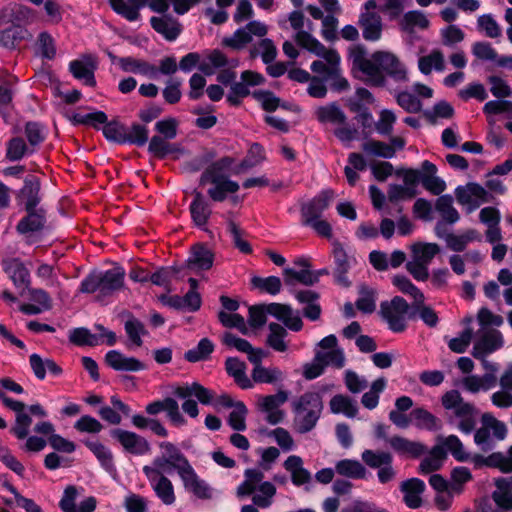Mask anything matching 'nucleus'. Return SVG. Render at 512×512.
Here are the masks:
<instances>
[{
	"mask_svg": "<svg viewBox=\"0 0 512 512\" xmlns=\"http://www.w3.org/2000/svg\"><path fill=\"white\" fill-rule=\"evenodd\" d=\"M348 58L352 63L354 74L368 84L383 86L386 81L383 73L399 82L409 80L406 65L389 50H377L367 56L362 45H353L349 48Z\"/></svg>",
	"mask_w": 512,
	"mask_h": 512,
	"instance_id": "f257e3e1",
	"label": "nucleus"
},
{
	"mask_svg": "<svg viewBox=\"0 0 512 512\" xmlns=\"http://www.w3.org/2000/svg\"><path fill=\"white\" fill-rule=\"evenodd\" d=\"M294 40L299 46L321 58L311 64L310 69L313 73L325 80L339 74L341 57L336 50L326 48L308 32H298L294 35Z\"/></svg>",
	"mask_w": 512,
	"mask_h": 512,
	"instance_id": "f03ea898",
	"label": "nucleus"
},
{
	"mask_svg": "<svg viewBox=\"0 0 512 512\" xmlns=\"http://www.w3.org/2000/svg\"><path fill=\"white\" fill-rule=\"evenodd\" d=\"M263 478V473L258 470H246L245 480L238 486L237 495L243 497L253 494L254 504L262 508L270 506L276 488L271 482L263 481Z\"/></svg>",
	"mask_w": 512,
	"mask_h": 512,
	"instance_id": "7ed1b4c3",
	"label": "nucleus"
},
{
	"mask_svg": "<svg viewBox=\"0 0 512 512\" xmlns=\"http://www.w3.org/2000/svg\"><path fill=\"white\" fill-rule=\"evenodd\" d=\"M266 314H270L282 321L285 326L293 331L302 329L303 323L298 312L289 306L272 303L268 306H255L249 308V323L253 327H260L266 321Z\"/></svg>",
	"mask_w": 512,
	"mask_h": 512,
	"instance_id": "20e7f679",
	"label": "nucleus"
},
{
	"mask_svg": "<svg viewBox=\"0 0 512 512\" xmlns=\"http://www.w3.org/2000/svg\"><path fill=\"white\" fill-rule=\"evenodd\" d=\"M322 410V401L318 393L309 392L294 403L295 429L299 433L310 431L315 425Z\"/></svg>",
	"mask_w": 512,
	"mask_h": 512,
	"instance_id": "39448f33",
	"label": "nucleus"
},
{
	"mask_svg": "<svg viewBox=\"0 0 512 512\" xmlns=\"http://www.w3.org/2000/svg\"><path fill=\"white\" fill-rule=\"evenodd\" d=\"M125 272L120 267H113L106 271H96L86 277L81 283V291L93 293L99 291L109 294L122 288Z\"/></svg>",
	"mask_w": 512,
	"mask_h": 512,
	"instance_id": "423d86ee",
	"label": "nucleus"
},
{
	"mask_svg": "<svg viewBox=\"0 0 512 512\" xmlns=\"http://www.w3.org/2000/svg\"><path fill=\"white\" fill-rule=\"evenodd\" d=\"M481 426L475 431L474 442L482 450L491 449L493 441H503L507 436V426L491 413H483Z\"/></svg>",
	"mask_w": 512,
	"mask_h": 512,
	"instance_id": "0eeeda50",
	"label": "nucleus"
},
{
	"mask_svg": "<svg viewBox=\"0 0 512 512\" xmlns=\"http://www.w3.org/2000/svg\"><path fill=\"white\" fill-rule=\"evenodd\" d=\"M376 8V0H368L359 14L358 25L363 38L369 42H377L382 38L383 22L381 16L375 11Z\"/></svg>",
	"mask_w": 512,
	"mask_h": 512,
	"instance_id": "6e6552de",
	"label": "nucleus"
},
{
	"mask_svg": "<svg viewBox=\"0 0 512 512\" xmlns=\"http://www.w3.org/2000/svg\"><path fill=\"white\" fill-rule=\"evenodd\" d=\"M160 451L161 454L154 459L150 468H155L160 472L176 470L179 474L190 465L185 456L172 443H161Z\"/></svg>",
	"mask_w": 512,
	"mask_h": 512,
	"instance_id": "1a4fd4ad",
	"label": "nucleus"
},
{
	"mask_svg": "<svg viewBox=\"0 0 512 512\" xmlns=\"http://www.w3.org/2000/svg\"><path fill=\"white\" fill-rule=\"evenodd\" d=\"M174 394L179 398L186 399V401L182 404V409L186 414L193 418L198 416V406L195 401L187 398L194 396L202 404H210L213 398L212 392L210 390L196 382L177 387L174 390Z\"/></svg>",
	"mask_w": 512,
	"mask_h": 512,
	"instance_id": "9d476101",
	"label": "nucleus"
},
{
	"mask_svg": "<svg viewBox=\"0 0 512 512\" xmlns=\"http://www.w3.org/2000/svg\"><path fill=\"white\" fill-rule=\"evenodd\" d=\"M268 33V27L264 22L254 20L249 22L245 27L237 29L233 35L224 37L222 45L233 50H241L249 44L253 36L264 37Z\"/></svg>",
	"mask_w": 512,
	"mask_h": 512,
	"instance_id": "9b49d317",
	"label": "nucleus"
},
{
	"mask_svg": "<svg viewBox=\"0 0 512 512\" xmlns=\"http://www.w3.org/2000/svg\"><path fill=\"white\" fill-rule=\"evenodd\" d=\"M407 311L408 304L401 297H395L390 302L381 304V313L394 332H401L405 329Z\"/></svg>",
	"mask_w": 512,
	"mask_h": 512,
	"instance_id": "f8f14e48",
	"label": "nucleus"
},
{
	"mask_svg": "<svg viewBox=\"0 0 512 512\" xmlns=\"http://www.w3.org/2000/svg\"><path fill=\"white\" fill-rule=\"evenodd\" d=\"M143 472L150 482V485L157 497L165 504L171 505L175 502V493L172 482L160 472L150 466H144Z\"/></svg>",
	"mask_w": 512,
	"mask_h": 512,
	"instance_id": "ddd939ff",
	"label": "nucleus"
},
{
	"mask_svg": "<svg viewBox=\"0 0 512 512\" xmlns=\"http://www.w3.org/2000/svg\"><path fill=\"white\" fill-rule=\"evenodd\" d=\"M288 395L284 391H279L274 395L261 396L258 398V406L266 414V421L271 425L281 423L285 418V413L280 407L287 401Z\"/></svg>",
	"mask_w": 512,
	"mask_h": 512,
	"instance_id": "4468645a",
	"label": "nucleus"
},
{
	"mask_svg": "<svg viewBox=\"0 0 512 512\" xmlns=\"http://www.w3.org/2000/svg\"><path fill=\"white\" fill-rule=\"evenodd\" d=\"M457 200L467 212H472L481 204L489 201L488 192L478 184L469 183L455 191Z\"/></svg>",
	"mask_w": 512,
	"mask_h": 512,
	"instance_id": "2eb2a0df",
	"label": "nucleus"
},
{
	"mask_svg": "<svg viewBox=\"0 0 512 512\" xmlns=\"http://www.w3.org/2000/svg\"><path fill=\"white\" fill-rule=\"evenodd\" d=\"M315 356L326 365L337 368L344 365L343 351L337 346V339L334 335H329L319 342Z\"/></svg>",
	"mask_w": 512,
	"mask_h": 512,
	"instance_id": "dca6fc26",
	"label": "nucleus"
},
{
	"mask_svg": "<svg viewBox=\"0 0 512 512\" xmlns=\"http://www.w3.org/2000/svg\"><path fill=\"white\" fill-rule=\"evenodd\" d=\"M113 439L118 441L126 452L136 455H143L149 452V443L134 432L114 429L111 431Z\"/></svg>",
	"mask_w": 512,
	"mask_h": 512,
	"instance_id": "f3484780",
	"label": "nucleus"
},
{
	"mask_svg": "<svg viewBox=\"0 0 512 512\" xmlns=\"http://www.w3.org/2000/svg\"><path fill=\"white\" fill-rule=\"evenodd\" d=\"M503 345L501 334L496 330L479 331V339L476 341L472 355L477 359H483L488 354L496 351Z\"/></svg>",
	"mask_w": 512,
	"mask_h": 512,
	"instance_id": "a211bd4d",
	"label": "nucleus"
},
{
	"mask_svg": "<svg viewBox=\"0 0 512 512\" xmlns=\"http://www.w3.org/2000/svg\"><path fill=\"white\" fill-rule=\"evenodd\" d=\"M109 367L120 372H138L146 368L145 364L135 357L127 356L120 351L111 350L105 355Z\"/></svg>",
	"mask_w": 512,
	"mask_h": 512,
	"instance_id": "6ab92c4d",
	"label": "nucleus"
},
{
	"mask_svg": "<svg viewBox=\"0 0 512 512\" xmlns=\"http://www.w3.org/2000/svg\"><path fill=\"white\" fill-rule=\"evenodd\" d=\"M283 466L285 470L289 472L291 481L295 486H304L306 490L310 489L312 475L306 468H304L303 460L299 456H289L285 460Z\"/></svg>",
	"mask_w": 512,
	"mask_h": 512,
	"instance_id": "aec40b11",
	"label": "nucleus"
},
{
	"mask_svg": "<svg viewBox=\"0 0 512 512\" xmlns=\"http://www.w3.org/2000/svg\"><path fill=\"white\" fill-rule=\"evenodd\" d=\"M96 59L91 55H86L70 63V71L75 78L81 80L87 86L95 85L94 70L96 69Z\"/></svg>",
	"mask_w": 512,
	"mask_h": 512,
	"instance_id": "412c9836",
	"label": "nucleus"
},
{
	"mask_svg": "<svg viewBox=\"0 0 512 512\" xmlns=\"http://www.w3.org/2000/svg\"><path fill=\"white\" fill-rule=\"evenodd\" d=\"M417 68L424 76H430L433 72H444L446 69L444 53L440 49H432L428 54L418 58Z\"/></svg>",
	"mask_w": 512,
	"mask_h": 512,
	"instance_id": "4be33fe9",
	"label": "nucleus"
},
{
	"mask_svg": "<svg viewBox=\"0 0 512 512\" xmlns=\"http://www.w3.org/2000/svg\"><path fill=\"white\" fill-rule=\"evenodd\" d=\"M184 488L198 498H209L211 490L207 484L198 477L191 465L178 474Z\"/></svg>",
	"mask_w": 512,
	"mask_h": 512,
	"instance_id": "5701e85b",
	"label": "nucleus"
},
{
	"mask_svg": "<svg viewBox=\"0 0 512 512\" xmlns=\"http://www.w3.org/2000/svg\"><path fill=\"white\" fill-rule=\"evenodd\" d=\"M112 10L129 22L141 19L140 9L148 0H108Z\"/></svg>",
	"mask_w": 512,
	"mask_h": 512,
	"instance_id": "b1692460",
	"label": "nucleus"
},
{
	"mask_svg": "<svg viewBox=\"0 0 512 512\" xmlns=\"http://www.w3.org/2000/svg\"><path fill=\"white\" fill-rule=\"evenodd\" d=\"M77 490L70 486L65 489L60 501V507L64 512H93L96 507V501L93 497H88L76 505Z\"/></svg>",
	"mask_w": 512,
	"mask_h": 512,
	"instance_id": "393cba45",
	"label": "nucleus"
},
{
	"mask_svg": "<svg viewBox=\"0 0 512 512\" xmlns=\"http://www.w3.org/2000/svg\"><path fill=\"white\" fill-rule=\"evenodd\" d=\"M403 493L404 503L411 509L419 508L422 505V494L425 490V483L418 478H411L403 481L400 485Z\"/></svg>",
	"mask_w": 512,
	"mask_h": 512,
	"instance_id": "a878e982",
	"label": "nucleus"
},
{
	"mask_svg": "<svg viewBox=\"0 0 512 512\" xmlns=\"http://www.w3.org/2000/svg\"><path fill=\"white\" fill-rule=\"evenodd\" d=\"M202 0H148V6L155 13H165L171 6L174 13L184 15Z\"/></svg>",
	"mask_w": 512,
	"mask_h": 512,
	"instance_id": "bb28decb",
	"label": "nucleus"
},
{
	"mask_svg": "<svg viewBox=\"0 0 512 512\" xmlns=\"http://www.w3.org/2000/svg\"><path fill=\"white\" fill-rule=\"evenodd\" d=\"M213 265V254L211 250L202 245H195L190 253L187 260L186 267L188 270L199 272L202 270H208Z\"/></svg>",
	"mask_w": 512,
	"mask_h": 512,
	"instance_id": "cd10ccee",
	"label": "nucleus"
},
{
	"mask_svg": "<svg viewBox=\"0 0 512 512\" xmlns=\"http://www.w3.org/2000/svg\"><path fill=\"white\" fill-rule=\"evenodd\" d=\"M222 339L227 347L246 353L250 362L262 361L267 355L264 350L253 348L248 341L230 332L225 333Z\"/></svg>",
	"mask_w": 512,
	"mask_h": 512,
	"instance_id": "c85d7f7f",
	"label": "nucleus"
},
{
	"mask_svg": "<svg viewBox=\"0 0 512 512\" xmlns=\"http://www.w3.org/2000/svg\"><path fill=\"white\" fill-rule=\"evenodd\" d=\"M191 290L185 295L183 299L179 297L169 298L165 295L159 297V300L164 304L172 307H186L189 310H197L201 305L200 295L196 292L197 281L194 278H189Z\"/></svg>",
	"mask_w": 512,
	"mask_h": 512,
	"instance_id": "c756f323",
	"label": "nucleus"
},
{
	"mask_svg": "<svg viewBox=\"0 0 512 512\" xmlns=\"http://www.w3.org/2000/svg\"><path fill=\"white\" fill-rule=\"evenodd\" d=\"M238 65V60L233 59L228 61L222 52L213 50L202 58L199 69L206 75H212L218 68L228 66L231 69L236 68Z\"/></svg>",
	"mask_w": 512,
	"mask_h": 512,
	"instance_id": "7c9ffc66",
	"label": "nucleus"
},
{
	"mask_svg": "<svg viewBox=\"0 0 512 512\" xmlns=\"http://www.w3.org/2000/svg\"><path fill=\"white\" fill-rule=\"evenodd\" d=\"M150 24L157 33L161 34L168 41H174L181 32L179 22L167 15L152 17Z\"/></svg>",
	"mask_w": 512,
	"mask_h": 512,
	"instance_id": "2f4dec72",
	"label": "nucleus"
},
{
	"mask_svg": "<svg viewBox=\"0 0 512 512\" xmlns=\"http://www.w3.org/2000/svg\"><path fill=\"white\" fill-rule=\"evenodd\" d=\"M295 264L301 266L302 269L295 270L287 267L283 270L284 279L287 284L302 283L312 285L318 281V274L307 269L306 260H297Z\"/></svg>",
	"mask_w": 512,
	"mask_h": 512,
	"instance_id": "473e14b6",
	"label": "nucleus"
},
{
	"mask_svg": "<svg viewBox=\"0 0 512 512\" xmlns=\"http://www.w3.org/2000/svg\"><path fill=\"white\" fill-rule=\"evenodd\" d=\"M492 499L500 511L512 510V479H497Z\"/></svg>",
	"mask_w": 512,
	"mask_h": 512,
	"instance_id": "72a5a7b5",
	"label": "nucleus"
},
{
	"mask_svg": "<svg viewBox=\"0 0 512 512\" xmlns=\"http://www.w3.org/2000/svg\"><path fill=\"white\" fill-rule=\"evenodd\" d=\"M29 298L32 303L23 304L20 310L26 314H39L51 308V298L42 289H30Z\"/></svg>",
	"mask_w": 512,
	"mask_h": 512,
	"instance_id": "f704fd0d",
	"label": "nucleus"
},
{
	"mask_svg": "<svg viewBox=\"0 0 512 512\" xmlns=\"http://www.w3.org/2000/svg\"><path fill=\"white\" fill-rule=\"evenodd\" d=\"M222 404L226 407H232L228 418L230 427L237 431H244L246 429V415L248 412L244 403H233L232 399L225 395L222 397Z\"/></svg>",
	"mask_w": 512,
	"mask_h": 512,
	"instance_id": "c9c22d12",
	"label": "nucleus"
},
{
	"mask_svg": "<svg viewBox=\"0 0 512 512\" xmlns=\"http://www.w3.org/2000/svg\"><path fill=\"white\" fill-rule=\"evenodd\" d=\"M211 182L213 186L208 190V194L214 201H223L239 189L238 183L225 177H213Z\"/></svg>",
	"mask_w": 512,
	"mask_h": 512,
	"instance_id": "e433bc0d",
	"label": "nucleus"
},
{
	"mask_svg": "<svg viewBox=\"0 0 512 512\" xmlns=\"http://www.w3.org/2000/svg\"><path fill=\"white\" fill-rule=\"evenodd\" d=\"M461 385L464 390L477 394L480 392H487L494 388V380L491 376L470 374L461 380Z\"/></svg>",
	"mask_w": 512,
	"mask_h": 512,
	"instance_id": "4c0bfd02",
	"label": "nucleus"
},
{
	"mask_svg": "<svg viewBox=\"0 0 512 512\" xmlns=\"http://www.w3.org/2000/svg\"><path fill=\"white\" fill-rule=\"evenodd\" d=\"M440 449L449 452L457 461L465 462L470 458V454L464 448L461 440L455 435L440 437L438 439Z\"/></svg>",
	"mask_w": 512,
	"mask_h": 512,
	"instance_id": "58836bf2",
	"label": "nucleus"
},
{
	"mask_svg": "<svg viewBox=\"0 0 512 512\" xmlns=\"http://www.w3.org/2000/svg\"><path fill=\"white\" fill-rule=\"evenodd\" d=\"M388 442L390 447L401 455L418 457L424 452V446L421 443L403 437L395 436L390 438Z\"/></svg>",
	"mask_w": 512,
	"mask_h": 512,
	"instance_id": "ea45409f",
	"label": "nucleus"
},
{
	"mask_svg": "<svg viewBox=\"0 0 512 512\" xmlns=\"http://www.w3.org/2000/svg\"><path fill=\"white\" fill-rule=\"evenodd\" d=\"M39 192V181L36 177H28L25 180L24 187L21 189L19 193L20 202L24 203L26 206V210H33L34 207L39 202L38 197Z\"/></svg>",
	"mask_w": 512,
	"mask_h": 512,
	"instance_id": "a19ab883",
	"label": "nucleus"
},
{
	"mask_svg": "<svg viewBox=\"0 0 512 512\" xmlns=\"http://www.w3.org/2000/svg\"><path fill=\"white\" fill-rule=\"evenodd\" d=\"M254 368L251 376L254 382L257 383H276L283 378V373L276 367H264L260 363L261 361L252 362Z\"/></svg>",
	"mask_w": 512,
	"mask_h": 512,
	"instance_id": "79ce46f5",
	"label": "nucleus"
},
{
	"mask_svg": "<svg viewBox=\"0 0 512 512\" xmlns=\"http://www.w3.org/2000/svg\"><path fill=\"white\" fill-rule=\"evenodd\" d=\"M190 212L193 222L204 227L211 214V209L200 193H196L194 200L190 204Z\"/></svg>",
	"mask_w": 512,
	"mask_h": 512,
	"instance_id": "37998d69",
	"label": "nucleus"
},
{
	"mask_svg": "<svg viewBox=\"0 0 512 512\" xmlns=\"http://www.w3.org/2000/svg\"><path fill=\"white\" fill-rule=\"evenodd\" d=\"M226 370L232 376L235 382L243 389L251 388L252 381L245 373V365L243 362L236 358H229L226 361Z\"/></svg>",
	"mask_w": 512,
	"mask_h": 512,
	"instance_id": "c03bdc74",
	"label": "nucleus"
},
{
	"mask_svg": "<svg viewBox=\"0 0 512 512\" xmlns=\"http://www.w3.org/2000/svg\"><path fill=\"white\" fill-rule=\"evenodd\" d=\"M264 81V77L254 71H244L241 74V82L235 83L232 86V91L234 94L244 97L249 94V87L250 86H257L262 84Z\"/></svg>",
	"mask_w": 512,
	"mask_h": 512,
	"instance_id": "a18cd8bd",
	"label": "nucleus"
},
{
	"mask_svg": "<svg viewBox=\"0 0 512 512\" xmlns=\"http://www.w3.org/2000/svg\"><path fill=\"white\" fill-rule=\"evenodd\" d=\"M400 27L405 32H412L416 28L427 29L429 27V20L423 12L409 11L401 18Z\"/></svg>",
	"mask_w": 512,
	"mask_h": 512,
	"instance_id": "49530a36",
	"label": "nucleus"
},
{
	"mask_svg": "<svg viewBox=\"0 0 512 512\" xmlns=\"http://www.w3.org/2000/svg\"><path fill=\"white\" fill-rule=\"evenodd\" d=\"M315 115L322 123L343 124L345 121L343 111L334 103L318 107Z\"/></svg>",
	"mask_w": 512,
	"mask_h": 512,
	"instance_id": "de8ad7c7",
	"label": "nucleus"
},
{
	"mask_svg": "<svg viewBox=\"0 0 512 512\" xmlns=\"http://www.w3.org/2000/svg\"><path fill=\"white\" fill-rule=\"evenodd\" d=\"M440 252V248L435 243L418 242L411 245L412 257L422 263L429 265L432 259Z\"/></svg>",
	"mask_w": 512,
	"mask_h": 512,
	"instance_id": "09e8293b",
	"label": "nucleus"
},
{
	"mask_svg": "<svg viewBox=\"0 0 512 512\" xmlns=\"http://www.w3.org/2000/svg\"><path fill=\"white\" fill-rule=\"evenodd\" d=\"M411 420L417 428L425 430H437L439 428L438 419L429 411L423 408H416L410 413Z\"/></svg>",
	"mask_w": 512,
	"mask_h": 512,
	"instance_id": "8fccbe9b",
	"label": "nucleus"
},
{
	"mask_svg": "<svg viewBox=\"0 0 512 512\" xmlns=\"http://www.w3.org/2000/svg\"><path fill=\"white\" fill-rule=\"evenodd\" d=\"M330 409L335 414H343L349 418L355 417L358 410L355 401L343 395H336L331 399Z\"/></svg>",
	"mask_w": 512,
	"mask_h": 512,
	"instance_id": "3c124183",
	"label": "nucleus"
},
{
	"mask_svg": "<svg viewBox=\"0 0 512 512\" xmlns=\"http://www.w3.org/2000/svg\"><path fill=\"white\" fill-rule=\"evenodd\" d=\"M442 404L446 409L454 410L456 414H467L472 411V405L463 401L458 391L452 390L444 394Z\"/></svg>",
	"mask_w": 512,
	"mask_h": 512,
	"instance_id": "603ef678",
	"label": "nucleus"
},
{
	"mask_svg": "<svg viewBox=\"0 0 512 512\" xmlns=\"http://www.w3.org/2000/svg\"><path fill=\"white\" fill-rule=\"evenodd\" d=\"M85 445L93 452L101 465L109 472L114 470L113 456L111 451L102 443L96 440H89Z\"/></svg>",
	"mask_w": 512,
	"mask_h": 512,
	"instance_id": "864d4df0",
	"label": "nucleus"
},
{
	"mask_svg": "<svg viewBox=\"0 0 512 512\" xmlns=\"http://www.w3.org/2000/svg\"><path fill=\"white\" fill-rule=\"evenodd\" d=\"M296 297L299 302L307 304L304 308V315L310 320H317L321 313L317 295L310 290H305L298 292Z\"/></svg>",
	"mask_w": 512,
	"mask_h": 512,
	"instance_id": "5fc2aeb1",
	"label": "nucleus"
},
{
	"mask_svg": "<svg viewBox=\"0 0 512 512\" xmlns=\"http://www.w3.org/2000/svg\"><path fill=\"white\" fill-rule=\"evenodd\" d=\"M44 225V216L41 211H28L27 217L23 218L17 225L21 234H28L39 231Z\"/></svg>",
	"mask_w": 512,
	"mask_h": 512,
	"instance_id": "6e6d98bb",
	"label": "nucleus"
},
{
	"mask_svg": "<svg viewBox=\"0 0 512 512\" xmlns=\"http://www.w3.org/2000/svg\"><path fill=\"white\" fill-rule=\"evenodd\" d=\"M5 270L16 286L29 282V271L20 261L13 259L5 264Z\"/></svg>",
	"mask_w": 512,
	"mask_h": 512,
	"instance_id": "4d7b16f0",
	"label": "nucleus"
},
{
	"mask_svg": "<svg viewBox=\"0 0 512 512\" xmlns=\"http://www.w3.org/2000/svg\"><path fill=\"white\" fill-rule=\"evenodd\" d=\"M335 469L338 474L350 478H363L366 473L364 466L359 461L351 459L337 462Z\"/></svg>",
	"mask_w": 512,
	"mask_h": 512,
	"instance_id": "13d9d810",
	"label": "nucleus"
},
{
	"mask_svg": "<svg viewBox=\"0 0 512 512\" xmlns=\"http://www.w3.org/2000/svg\"><path fill=\"white\" fill-rule=\"evenodd\" d=\"M312 207H302V217L303 222L306 225L311 226L319 235L324 237H330L331 236V226L328 222L324 220H320L319 218L314 219L312 215Z\"/></svg>",
	"mask_w": 512,
	"mask_h": 512,
	"instance_id": "bf43d9fd",
	"label": "nucleus"
},
{
	"mask_svg": "<svg viewBox=\"0 0 512 512\" xmlns=\"http://www.w3.org/2000/svg\"><path fill=\"white\" fill-rule=\"evenodd\" d=\"M445 459V455L440 447H435L431 453L424 458L419 466L422 474H428L441 468Z\"/></svg>",
	"mask_w": 512,
	"mask_h": 512,
	"instance_id": "052dcab7",
	"label": "nucleus"
},
{
	"mask_svg": "<svg viewBox=\"0 0 512 512\" xmlns=\"http://www.w3.org/2000/svg\"><path fill=\"white\" fill-rule=\"evenodd\" d=\"M392 283L400 292L412 297L414 302L421 303L424 301L422 292L407 277L396 275L392 278Z\"/></svg>",
	"mask_w": 512,
	"mask_h": 512,
	"instance_id": "680f3d73",
	"label": "nucleus"
},
{
	"mask_svg": "<svg viewBox=\"0 0 512 512\" xmlns=\"http://www.w3.org/2000/svg\"><path fill=\"white\" fill-rule=\"evenodd\" d=\"M442 44L446 47H455L465 39L464 31L457 25H448L440 30Z\"/></svg>",
	"mask_w": 512,
	"mask_h": 512,
	"instance_id": "e2e57ef3",
	"label": "nucleus"
},
{
	"mask_svg": "<svg viewBox=\"0 0 512 512\" xmlns=\"http://www.w3.org/2000/svg\"><path fill=\"white\" fill-rule=\"evenodd\" d=\"M436 210L449 223H455L459 220V214L453 207V199L450 195H443L437 199Z\"/></svg>",
	"mask_w": 512,
	"mask_h": 512,
	"instance_id": "0e129e2a",
	"label": "nucleus"
},
{
	"mask_svg": "<svg viewBox=\"0 0 512 512\" xmlns=\"http://www.w3.org/2000/svg\"><path fill=\"white\" fill-rule=\"evenodd\" d=\"M32 419L26 409H21L16 413L15 424L11 432L20 440L29 435Z\"/></svg>",
	"mask_w": 512,
	"mask_h": 512,
	"instance_id": "69168bd1",
	"label": "nucleus"
},
{
	"mask_svg": "<svg viewBox=\"0 0 512 512\" xmlns=\"http://www.w3.org/2000/svg\"><path fill=\"white\" fill-rule=\"evenodd\" d=\"M488 467H495L504 473L512 472V446L507 454L500 452L492 453L487 456Z\"/></svg>",
	"mask_w": 512,
	"mask_h": 512,
	"instance_id": "338daca9",
	"label": "nucleus"
},
{
	"mask_svg": "<svg viewBox=\"0 0 512 512\" xmlns=\"http://www.w3.org/2000/svg\"><path fill=\"white\" fill-rule=\"evenodd\" d=\"M471 51L477 59L497 64L499 56L490 43L484 41L475 42L472 45Z\"/></svg>",
	"mask_w": 512,
	"mask_h": 512,
	"instance_id": "774afa93",
	"label": "nucleus"
}]
</instances>
